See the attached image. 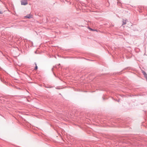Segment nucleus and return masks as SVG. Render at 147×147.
Wrapping results in <instances>:
<instances>
[{
	"label": "nucleus",
	"mask_w": 147,
	"mask_h": 147,
	"mask_svg": "<svg viewBox=\"0 0 147 147\" xmlns=\"http://www.w3.org/2000/svg\"><path fill=\"white\" fill-rule=\"evenodd\" d=\"M28 4L27 0H22L21 2L22 5H25Z\"/></svg>",
	"instance_id": "obj_1"
},
{
	"label": "nucleus",
	"mask_w": 147,
	"mask_h": 147,
	"mask_svg": "<svg viewBox=\"0 0 147 147\" xmlns=\"http://www.w3.org/2000/svg\"><path fill=\"white\" fill-rule=\"evenodd\" d=\"M25 17L28 18H30L32 17V16H30V15H28L27 16H25Z\"/></svg>",
	"instance_id": "obj_2"
},
{
	"label": "nucleus",
	"mask_w": 147,
	"mask_h": 147,
	"mask_svg": "<svg viewBox=\"0 0 147 147\" xmlns=\"http://www.w3.org/2000/svg\"><path fill=\"white\" fill-rule=\"evenodd\" d=\"M143 73L145 78L146 79L147 78V74L144 71L143 72Z\"/></svg>",
	"instance_id": "obj_3"
},
{
	"label": "nucleus",
	"mask_w": 147,
	"mask_h": 147,
	"mask_svg": "<svg viewBox=\"0 0 147 147\" xmlns=\"http://www.w3.org/2000/svg\"><path fill=\"white\" fill-rule=\"evenodd\" d=\"M37 68H38L37 66L36 65V67H35V69H37Z\"/></svg>",
	"instance_id": "obj_4"
},
{
	"label": "nucleus",
	"mask_w": 147,
	"mask_h": 147,
	"mask_svg": "<svg viewBox=\"0 0 147 147\" xmlns=\"http://www.w3.org/2000/svg\"><path fill=\"white\" fill-rule=\"evenodd\" d=\"M2 13V11L0 10V14H1Z\"/></svg>",
	"instance_id": "obj_5"
},
{
	"label": "nucleus",
	"mask_w": 147,
	"mask_h": 147,
	"mask_svg": "<svg viewBox=\"0 0 147 147\" xmlns=\"http://www.w3.org/2000/svg\"><path fill=\"white\" fill-rule=\"evenodd\" d=\"M90 30H92V29L91 28H90Z\"/></svg>",
	"instance_id": "obj_6"
},
{
	"label": "nucleus",
	"mask_w": 147,
	"mask_h": 147,
	"mask_svg": "<svg viewBox=\"0 0 147 147\" xmlns=\"http://www.w3.org/2000/svg\"><path fill=\"white\" fill-rule=\"evenodd\" d=\"M126 24V23H125V22H124V24Z\"/></svg>",
	"instance_id": "obj_7"
}]
</instances>
